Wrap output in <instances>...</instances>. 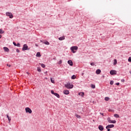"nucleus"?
Instances as JSON below:
<instances>
[{
	"mask_svg": "<svg viewBox=\"0 0 131 131\" xmlns=\"http://www.w3.org/2000/svg\"><path fill=\"white\" fill-rule=\"evenodd\" d=\"M70 50L73 54L76 53V51L78 50V47L77 46H73L70 48Z\"/></svg>",
	"mask_w": 131,
	"mask_h": 131,
	"instance_id": "nucleus-1",
	"label": "nucleus"
},
{
	"mask_svg": "<svg viewBox=\"0 0 131 131\" xmlns=\"http://www.w3.org/2000/svg\"><path fill=\"white\" fill-rule=\"evenodd\" d=\"M73 84H71L70 83L65 84V88H67V89H73Z\"/></svg>",
	"mask_w": 131,
	"mask_h": 131,
	"instance_id": "nucleus-2",
	"label": "nucleus"
},
{
	"mask_svg": "<svg viewBox=\"0 0 131 131\" xmlns=\"http://www.w3.org/2000/svg\"><path fill=\"white\" fill-rule=\"evenodd\" d=\"M6 15L8 17H9V18L10 19H12V18L13 17V14H12V13H11V12H7L6 13Z\"/></svg>",
	"mask_w": 131,
	"mask_h": 131,
	"instance_id": "nucleus-3",
	"label": "nucleus"
},
{
	"mask_svg": "<svg viewBox=\"0 0 131 131\" xmlns=\"http://www.w3.org/2000/svg\"><path fill=\"white\" fill-rule=\"evenodd\" d=\"M26 113H29L31 114V113H32V111H31V109L29 107H26L25 108Z\"/></svg>",
	"mask_w": 131,
	"mask_h": 131,
	"instance_id": "nucleus-4",
	"label": "nucleus"
},
{
	"mask_svg": "<svg viewBox=\"0 0 131 131\" xmlns=\"http://www.w3.org/2000/svg\"><path fill=\"white\" fill-rule=\"evenodd\" d=\"M22 50L23 51H27L28 50V46L26 44L24 45Z\"/></svg>",
	"mask_w": 131,
	"mask_h": 131,
	"instance_id": "nucleus-5",
	"label": "nucleus"
},
{
	"mask_svg": "<svg viewBox=\"0 0 131 131\" xmlns=\"http://www.w3.org/2000/svg\"><path fill=\"white\" fill-rule=\"evenodd\" d=\"M107 121L109 123H116V120H111V119H110V118H107Z\"/></svg>",
	"mask_w": 131,
	"mask_h": 131,
	"instance_id": "nucleus-6",
	"label": "nucleus"
},
{
	"mask_svg": "<svg viewBox=\"0 0 131 131\" xmlns=\"http://www.w3.org/2000/svg\"><path fill=\"white\" fill-rule=\"evenodd\" d=\"M117 72L116 71H115V70H111V71H110V74H111V75H115V74H117Z\"/></svg>",
	"mask_w": 131,
	"mask_h": 131,
	"instance_id": "nucleus-7",
	"label": "nucleus"
},
{
	"mask_svg": "<svg viewBox=\"0 0 131 131\" xmlns=\"http://www.w3.org/2000/svg\"><path fill=\"white\" fill-rule=\"evenodd\" d=\"M114 127V124H110V125H108L106 126V128H112Z\"/></svg>",
	"mask_w": 131,
	"mask_h": 131,
	"instance_id": "nucleus-8",
	"label": "nucleus"
},
{
	"mask_svg": "<svg viewBox=\"0 0 131 131\" xmlns=\"http://www.w3.org/2000/svg\"><path fill=\"white\" fill-rule=\"evenodd\" d=\"M68 63L69 64L70 66H73V62H72V60H68Z\"/></svg>",
	"mask_w": 131,
	"mask_h": 131,
	"instance_id": "nucleus-9",
	"label": "nucleus"
},
{
	"mask_svg": "<svg viewBox=\"0 0 131 131\" xmlns=\"http://www.w3.org/2000/svg\"><path fill=\"white\" fill-rule=\"evenodd\" d=\"M63 93L64 94V95H69V91L67 90H64Z\"/></svg>",
	"mask_w": 131,
	"mask_h": 131,
	"instance_id": "nucleus-10",
	"label": "nucleus"
},
{
	"mask_svg": "<svg viewBox=\"0 0 131 131\" xmlns=\"http://www.w3.org/2000/svg\"><path fill=\"white\" fill-rule=\"evenodd\" d=\"M98 128L99 130H101V131L104 130V127H103L102 125H99Z\"/></svg>",
	"mask_w": 131,
	"mask_h": 131,
	"instance_id": "nucleus-11",
	"label": "nucleus"
},
{
	"mask_svg": "<svg viewBox=\"0 0 131 131\" xmlns=\"http://www.w3.org/2000/svg\"><path fill=\"white\" fill-rule=\"evenodd\" d=\"M96 74H100L101 73V70L100 69H97L96 71Z\"/></svg>",
	"mask_w": 131,
	"mask_h": 131,
	"instance_id": "nucleus-12",
	"label": "nucleus"
},
{
	"mask_svg": "<svg viewBox=\"0 0 131 131\" xmlns=\"http://www.w3.org/2000/svg\"><path fill=\"white\" fill-rule=\"evenodd\" d=\"M59 40H64L65 39V36L60 37L58 38Z\"/></svg>",
	"mask_w": 131,
	"mask_h": 131,
	"instance_id": "nucleus-13",
	"label": "nucleus"
},
{
	"mask_svg": "<svg viewBox=\"0 0 131 131\" xmlns=\"http://www.w3.org/2000/svg\"><path fill=\"white\" fill-rule=\"evenodd\" d=\"M3 49L4 50L5 52H9V48L8 47H4Z\"/></svg>",
	"mask_w": 131,
	"mask_h": 131,
	"instance_id": "nucleus-14",
	"label": "nucleus"
},
{
	"mask_svg": "<svg viewBox=\"0 0 131 131\" xmlns=\"http://www.w3.org/2000/svg\"><path fill=\"white\" fill-rule=\"evenodd\" d=\"M78 95H79V96L83 97V96H84V93L83 92H80V93H79Z\"/></svg>",
	"mask_w": 131,
	"mask_h": 131,
	"instance_id": "nucleus-15",
	"label": "nucleus"
},
{
	"mask_svg": "<svg viewBox=\"0 0 131 131\" xmlns=\"http://www.w3.org/2000/svg\"><path fill=\"white\" fill-rule=\"evenodd\" d=\"M114 117H116V118H119V115L117 114H115L114 115Z\"/></svg>",
	"mask_w": 131,
	"mask_h": 131,
	"instance_id": "nucleus-16",
	"label": "nucleus"
},
{
	"mask_svg": "<svg viewBox=\"0 0 131 131\" xmlns=\"http://www.w3.org/2000/svg\"><path fill=\"white\" fill-rule=\"evenodd\" d=\"M54 96H55V97H57V98H60V95L58 93H55L54 94Z\"/></svg>",
	"mask_w": 131,
	"mask_h": 131,
	"instance_id": "nucleus-17",
	"label": "nucleus"
},
{
	"mask_svg": "<svg viewBox=\"0 0 131 131\" xmlns=\"http://www.w3.org/2000/svg\"><path fill=\"white\" fill-rule=\"evenodd\" d=\"M43 43H44V45H47V46H49V45H50V42H49V41H48L43 42Z\"/></svg>",
	"mask_w": 131,
	"mask_h": 131,
	"instance_id": "nucleus-18",
	"label": "nucleus"
},
{
	"mask_svg": "<svg viewBox=\"0 0 131 131\" xmlns=\"http://www.w3.org/2000/svg\"><path fill=\"white\" fill-rule=\"evenodd\" d=\"M7 118L8 119L9 123H10V122H11V118H10V117L8 115H7Z\"/></svg>",
	"mask_w": 131,
	"mask_h": 131,
	"instance_id": "nucleus-19",
	"label": "nucleus"
},
{
	"mask_svg": "<svg viewBox=\"0 0 131 131\" xmlns=\"http://www.w3.org/2000/svg\"><path fill=\"white\" fill-rule=\"evenodd\" d=\"M36 56V57H41V56L40 52H37Z\"/></svg>",
	"mask_w": 131,
	"mask_h": 131,
	"instance_id": "nucleus-20",
	"label": "nucleus"
},
{
	"mask_svg": "<svg viewBox=\"0 0 131 131\" xmlns=\"http://www.w3.org/2000/svg\"><path fill=\"white\" fill-rule=\"evenodd\" d=\"M104 100L105 101H108L109 100H110V98L108 97H105Z\"/></svg>",
	"mask_w": 131,
	"mask_h": 131,
	"instance_id": "nucleus-21",
	"label": "nucleus"
},
{
	"mask_svg": "<svg viewBox=\"0 0 131 131\" xmlns=\"http://www.w3.org/2000/svg\"><path fill=\"white\" fill-rule=\"evenodd\" d=\"M40 64L41 65V67H42V68H45L46 67V65H45V64L43 63H40Z\"/></svg>",
	"mask_w": 131,
	"mask_h": 131,
	"instance_id": "nucleus-22",
	"label": "nucleus"
},
{
	"mask_svg": "<svg viewBox=\"0 0 131 131\" xmlns=\"http://www.w3.org/2000/svg\"><path fill=\"white\" fill-rule=\"evenodd\" d=\"M116 64H117V60L114 59V65H116Z\"/></svg>",
	"mask_w": 131,
	"mask_h": 131,
	"instance_id": "nucleus-23",
	"label": "nucleus"
},
{
	"mask_svg": "<svg viewBox=\"0 0 131 131\" xmlns=\"http://www.w3.org/2000/svg\"><path fill=\"white\" fill-rule=\"evenodd\" d=\"M72 79H75L76 78V76H75V75H73L72 77H71Z\"/></svg>",
	"mask_w": 131,
	"mask_h": 131,
	"instance_id": "nucleus-24",
	"label": "nucleus"
},
{
	"mask_svg": "<svg viewBox=\"0 0 131 131\" xmlns=\"http://www.w3.org/2000/svg\"><path fill=\"white\" fill-rule=\"evenodd\" d=\"M51 81L52 83H55V80H53V78H50Z\"/></svg>",
	"mask_w": 131,
	"mask_h": 131,
	"instance_id": "nucleus-25",
	"label": "nucleus"
},
{
	"mask_svg": "<svg viewBox=\"0 0 131 131\" xmlns=\"http://www.w3.org/2000/svg\"><path fill=\"white\" fill-rule=\"evenodd\" d=\"M75 116L77 117V118H79V119L81 118V117H80V116H79V115H77V114H76V115H75Z\"/></svg>",
	"mask_w": 131,
	"mask_h": 131,
	"instance_id": "nucleus-26",
	"label": "nucleus"
},
{
	"mask_svg": "<svg viewBox=\"0 0 131 131\" xmlns=\"http://www.w3.org/2000/svg\"><path fill=\"white\" fill-rule=\"evenodd\" d=\"M37 71L38 72H41V70L40 69V68H37Z\"/></svg>",
	"mask_w": 131,
	"mask_h": 131,
	"instance_id": "nucleus-27",
	"label": "nucleus"
},
{
	"mask_svg": "<svg viewBox=\"0 0 131 131\" xmlns=\"http://www.w3.org/2000/svg\"><path fill=\"white\" fill-rule=\"evenodd\" d=\"M91 88L92 89H95L96 88V85H95L94 84H91Z\"/></svg>",
	"mask_w": 131,
	"mask_h": 131,
	"instance_id": "nucleus-28",
	"label": "nucleus"
},
{
	"mask_svg": "<svg viewBox=\"0 0 131 131\" xmlns=\"http://www.w3.org/2000/svg\"><path fill=\"white\" fill-rule=\"evenodd\" d=\"M4 32H5L4 31H3L2 29H0V33L1 34H2L3 33H4Z\"/></svg>",
	"mask_w": 131,
	"mask_h": 131,
	"instance_id": "nucleus-29",
	"label": "nucleus"
},
{
	"mask_svg": "<svg viewBox=\"0 0 131 131\" xmlns=\"http://www.w3.org/2000/svg\"><path fill=\"white\" fill-rule=\"evenodd\" d=\"M16 47H21V45L19 43H18L17 44H16Z\"/></svg>",
	"mask_w": 131,
	"mask_h": 131,
	"instance_id": "nucleus-30",
	"label": "nucleus"
},
{
	"mask_svg": "<svg viewBox=\"0 0 131 131\" xmlns=\"http://www.w3.org/2000/svg\"><path fill=\"white\" fill-rule=\"evenodd\" d=\"M90 65H91V66H95V63L94 62H91Z\"/></svg>",
	"mask_w": 131,
	"mask_h": 131,
	"instance_id": "nucleus-31",
	"label": "nucleus"
},
{
	"mask_svg": "<svg viewBox=\"0 0 131 131\" xmlns=\"http://www.w3.org/2000/svg\"><path fill=\"white\" fill-rule=\"evenodd\" d=\"M51 94H52V95H55V92H54V91H53V90H52L51 91Z\"/></svg>",
	"mask_w": 131,
	"mask_h": 131,
	"instance_id": "nucleus-32",
	"label": "nucleus"
},
{
	"mask_svg": "<svg viewBox=\"0 0 131 131\" xmlns=\"http://www.w3.org/2000/svg\"><path fill=\"white\" fill-rule=\"evenodd\" d=\"M114 83V82L113 81H110V84H111V85H112Z\"/></svg>",
	"mask_w": 131,
	"mask_h": 131,
	"instance_id": "nucleus-33",
	"label": "nucleus"
},
{
	"mask_svg": "<svg viewBox=\"0 0 131 131\" xmlns=\"http://www.w3.org/2000/svg\"><path fill=\"white\" fill-rule=\"evenodd\" d=\"M58 64H59V65H60V64H62V60H60L58 63Z\"/></svg>",
	"mask_w": 131,
	"mask_h": 131,
	"instance_id": "nucleus-34",
	"label": "nucleus"
},
{
	"mask_svg": "<svg viewBox=\"0 0 131 131\" xmlns=\"http://www.w3.org/2000/svg\"><path fill=\"white\" fill-rule=\"evenodd\" d=\"M128 61V62H131V57H129Z\"/></svg>",
	"mask_w": 131,
	"mask_h": 131,
	"instance_id": "nucleus-35",
	"label": "nucleus"
},
{
	"mask_svg": "<svg viewBox=\"0 0 131 131\" xmlns=\"http://www.w3.org/2000/svg\"><path fill=\"white\" fill-rule=\"evenodd\" d=\"M13 44L14 46H15V47L17 46V44H16L15 42H13Z\"/></svg>",
	"mask_w": 131,
	"mask_h": 131,
	"instance_id": "nucleus-36",
	"label": "nucleus"
},
{
	"mask_svg": "<svg viewBox=\"0 0 131 131\" xmlns=\"http://www.w3.org/2000/svg\"><path fill=\"white\" fill-rule=\"evenodd\" d=\"M7 66L8 67H11V64H7Z\"/></svg>",
	"mask_w": 131,
	"mask_h": 131,
	"instance_id": "nucleus-37",
	"label": "nucleus"
},
{
	"mask_svg": "<svg viewBox=\"0 0 131 131\" xmlns=\"http://www.w3.org/2000/svg\"><path fill=\"white\" fill-rule=\"evenodd\" d=\"M16 52H17V53H19L20 52V51L18 49H16Z\"/></svg>",
	"mask_w": 131,
	"mask_h": 131,
	"instance_id": "nucleus-38",
	"label": "nucleus"
},
{
	"mask_svg": "<svg viewBox=\"0 0 131 131\" xmlns=\"http://www.w3.org/2000/svg\"><path fill=\"white\" fill-rule=\"evenodd\" d=\"M116 85H119V82L116 83Z\"/></svg>",
	"mask_w": 131,
	"mask_h": 131,
	"instance_id": "nucleus-39",
	"label": "nucleus"
},
{
	"mask_svg": "<svg viewBox=\"0 0 131 131\" xmlns=\"http://www.w3.org/2000/svg\"><path fill=\"white\" fill-rule=\"evenodd\" d=\"M106 129H107V131H110V128H106Z\"/></svg>",
	"mask_w": 131,
	"mask_h": 131,
	"instance_id": "nucleus-40",
	"label": "nucleus"
},
{
	"mask_svg": "<svg viewBox=\"0 0 131 131\" xmlns=\"http://www.w3.org/2000/svg\"><path fill=\"white\" fill-rule=\"evenodd\" d=\"M102 115V116H104V114L103 113H100Z\"/></svg>",
	"mask_w": 131,
	"mask_h": 131,
	"instance_id": "nucleus-41",
	"label": "nucleus"
},
{
	"mask_svg": "<svg viewBox=\"0 0 131 131\" xmlns=\"http://www.w3.org/2000/svg\"><path fill=\"white\" fill-rule=\"evenodd\" d=\"M0 38H2V35H0Z\"/></svg>",
	"mask_w": 131,
	"mask_h": 131,
	"instance_id": "nucleus-42",
	"label": "nucleus"
},
{
	"mask_svg": "<svg viewBox=\"0 0 131 131\" xmlns=\"http://www.w3.org/2000/svg\"><path fill=\"white\" fill-rule=\"evenodd\" d=\"M81 110H83V108H81Z\"/></svg>",
	"mask_w": 131,
	"mask_h": 131,
	"instance_id": "nucleus-43",
	"label": "nucleus"
},
{
	"mask_svg": "<svg viewBox=\"0 0 131 131\" xmlns=\"http://www.w3.org/2000/svg\"><path fill=\"white\" fill-rule=\"evenodd\" d=\"M123 81H124V80H123Z\"/></svg>",
	"mask_w": 131,
	"mask_h": 131,
	"instance_id": "nucleus-44",
	"label": "nucleus"
},
{
	"mask_svg": "<svg viewBox=\"0 0 131 131\" xmlns=\"http://www.w3.org/2000/svg\"><path fill=\"white\" fill-rule=\"evenodd\" d=\"M123 81H124V80H123Z\"/></svg>",
	"mask_w": 131,
	"mask_h": 131,
	"instance_id": "nucleus-45",
	"label": "nucleus"
}]
</instances>
